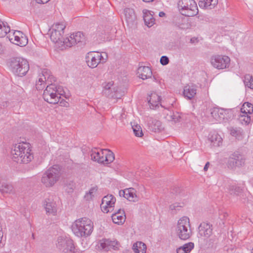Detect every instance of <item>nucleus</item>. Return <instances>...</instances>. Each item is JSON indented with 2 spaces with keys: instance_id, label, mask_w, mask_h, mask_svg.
Segmentation results:
<instances>
[{
  "instance_id": "1",
  "label": "nucleus",
  "mask_w": 253,
  "mask_h": 253,
  "mask_svg": "<svg viewBox=\"0 0 253 253\" xmlns=\"http://www.w3.org/2000/svg\"><path fill=\"white\" fill-rule=\"evenodd\" d=\"M12 160L18 163L27 164L33 158L30 144L27 142L15 144L11 151Z\"/></svg>"
},
{
  "instance_id": "2",
  "label": "nucleus",
  "mask_w": 253,
  "mask_h": 253,
  "mask_svg": "<svg viewBox=\"0 0 253 253\" xmlns=\"http://www.w3.org/2000/svg\"><path fill=\"white\" fill-rule=\"evenodd\" d=\"M93 223L88 218L84 217L77 219L72 224L71 228L74 233L78 236H88L93 230Z\"/></svg>"
},
{
  "instance_id": "3",
  "label": "nucleus",
  "mask_w": 253,
  "mask_h": 253,
  "mask_svg": "<svg viewBox=\"0 0 253 253\" xmlns=\"http://www.w3.org/2000/svg\"><path fill=\"white\" fill-rule=\"evenodd\" d=\"M91 159L99 164L108 165L114 161L115 155L107 149L94 148L91 150Z\"/></svg>"
},
{
  "instance_id": "4",
  "label": "nucleus",
  "mask_w": 253,
  "mask_h": 253,
  "mask_svg": "<svg viewBox=\"0 0 253 253\" xmlns=\"http://www.w3.org/2000/svg\"><path fill=\"white\" fill-rule=\"evenodd\" d=\"M176 233L178 237L183 240L189 239L191 235L190 219L187 216L181 217L177 222Z\"/></svg>"
},
{
  "instance_id": "5",
  "label": "nucleus",
  "mask_w": 253,
  "mask_h": 253,
  "mask_svg": "<svg viewBox=\"0 0 253 253\" xmlns=\"http://www.w3.org/2000/svg\"><path fill=\"white\" fill-rule=\"evenodd\" d=\"M60 177V169L58 166H54L50 168L42 178V182L46 187L52 186Z\"/></svg>"
},
{
  "instance_id": "6",
  "label": "nucleus",
  "mask_w": 253,
  "mask_h": 253,
  "mask_svg": "<svg viewBox=\"0 0 253 253\" xmlns=\"http://www.w3.org/2000/svg\"><path fill=\"white\" fill-rule=\"evenodd\" d=\"M178 6L181 14L185 16H193L198 13V6L194 0H180Z\"/></svg>"
},
{
  "instance_id": "7",
  "label": "nucleus",
  "mask_w": 253,
  "mask_h": 253,
  "mask_svg": "<svg viewBox=\"0 0 253 253\" xmlns=\"http://www.w3.org/2000/svg\"><path fill=\"white\" fill-rule=\"evenodd\" d=\"M10 66L13 72L19 76L26 75L29 70V65L27 60L20 57L13 59L11 62Z\"/></svg>"
},
{
  "instance_id": "8",
  "label": "nucleus",
  "mask_w": 253,
  "mask_h": 253,
  "mask_svg": "<svg viewBox=\"0 0 253 253\" xmlns=\"http://www.w3.org/2000/svg\"><path fill=\"white\" fill-rule=\"evenodd\" d=\"M66 26L62 23H57L53 24L50 29V39L58 46L62 39Z\"/></svg>"
},
{
  "instance_id": "9",
  "label": "nucleus",
  "mask_w": 253,
  "mask_h": 253,
  "mask_svg": "<svg viewBox=\"0 0 253 253\" xmlns=\"http://www.w3.org/2000/svg\"><path fill=\"white\" fill-rule=\"evenodd\" d=\"M43 97L46 102L56 104L59 101L60 96L57 93L56 86L54 84H50L44 90Z\"/></svg>"
},
{
  "instance_id": "10",
  "label": "nucleus",
  "mask_w": 253,
  "mask_h": 253,
  "mask_svg": "<svg viewBox=\"0 0 253 253\" xmlns=\"http://www.w3.org/2000/svg\"><path fill=\"white\" fill-rule=\"evenodd\" d=\"M245 163V158L238 152H235L229 157L226 165L229 169H235L244 166Z\"/></svg>"
},
{
  "instance_id": "11",
  "label": "nucleus",
  "mask_w": 253,
  "mask_h": 253,
  "mask_svg": "<svg viewBox=\"0 0 253 253\" xmlns=\"http://www.w3.org/2000/svg\"><path fill=\"white\" fill-rule=\"evenodd\" d=\"M8 39L11 42L20 46H24L28 43L27 37L21 32L16 31L9 33Z\"/></svg>"
},
{
  "instance_id": "12",
  "label": "nucleus",
  "mask_w": 253,
  "mask_h": 253,
  "mask_svg": "<svg viewBox=\"0 0 253 253\" xmlns=\"http://www.w3.org/2000/svg\"><path fill=\"white\" fill-rule=\"evenodd\" d=\"M102 56L101 53L96 51H90L85 55V62L88 67L95 68L100 63Z\"/></svg>"
},
{
  "instance_id": "13",
  "label": "nucleus",
  "mask_w": 253,
  "mask_h": 253,
  "mask_svg": "<svg viewBox=\"0 0 253 253\" xmlns=\"http://www.w3.org/2000/svg\"><path fill=\"white\" fill-rule=\"evenodd\" d=\"M116 202V198L112 195H107L102 200L100 205L101 211L104 213H108L113 211Z\"/></svg>"
},
{
  "instance_id": "14",
  "label": "nucleus",
  "mask_w": 253,
  "mask_h": 253,
  "mask_svg": "<svg viewBox=\"0 0 253 253\" xmlns=\"http://www.w3.org/2000/svg\"><path fill=\"white\" fill-rule=\"evenodd\" d=\"M120 196H123L127 200L135 202L138 201L139 199V195H137L136 191L133 188H126L119 191Z\"/></svg>"
},
{
  "instance_id": "15",
  "label": "nucleus",
  "mask_w": 253,
  "mask_h": 253,
  "mask_svg": "<svg viewBox=\"0 0 253 253\" xmlns=\"http://www.w3.org/2000/svg\"><path fill=\"white\" fill-rule=\"evenodd\" d=\"M211 225L209 223H202L199 227V237L206 239L210 237L212 234Z\"/></svg>"
},
{
  "instance_id": "16",
  "label": "nucleus",
  "mask_w": 253,
  "mask_h": 253,
  "mask_svg": "<svg viewBox=\"0 0 253 253\" xmlns=\"http://www.w3.org/2000/svg\"><path fill=\"white\" fill-rule=\"evenodd\" d=\"M147 100L150 108L154 109L161 105L162 98L158 93L152 92L149 95Z\"/></svg>"
},
{
  "instance_id": "17",
  "label": "nucleus",
  "mask_w": 253,
  "mask_h": 253,
  "mask_svg": "<svg viewBox=\"0 0 253 253\" xmlns=\"http://www.w3.org/2000/svg\"><path fill=\"white\" fill-rule=\"evenodd\" d=\"M100 246L105 250H109L111 249H118L120 245L116 240H110L109 239H103L100 241Z\"/></svg>"
},
{
  "instance_id": "18",
  "label": "nucleus",
  "mask_w": 253,
  "mask_h": 253,
  "mask_svg": "<svg viewBox=\"0 0 253 253\" xmlns=\"http://www.w3.org/2000/svg\"><path fill=\"white\" fill-rule=\"evenodd\" d=\"M58 246H63L65 248V253H76L75 251V247L71 241L65 240L60 239L58 240Z\"/></svg>"
},
{
  "instance_id": "19",
  "label": "nucleus",
  "mask_w": 253,
  "mask_h": 253,
  "mask_svg": "<svg viewBox=\"0 0 253 253\" xmlns=\"http://www.w3.org/2000/svg\"><path fill=\"white\" fill-rule=\"evenodd\" d=\"M113 222L117 224H123L126 219V216L123 210H119L112 215Z\"/></svg>"
},
{
  "instance_id": "20",
  "label": "nucleus",
  "mask_w": 253,
  "mask_h": 253,
  "mask_svg": "<svg viewBox=\"0 0 253 253\" xmlns=\"http://www.w3.org/2000/svg\"><path fill=\"white\" fill-rule=\"evenodd\" d=\"M75 45L74 41L72 38V34L67 35L65 38H62L60 42L58 47L62 49H65L68 47H71Z\"/></svg>"
},
{
  "instance_id": "21",
  "label": "nucleus",
  "mask_w": 253,
  "mask_h": 253,
  "mask_svg": "<svg viewBox=\"0 0 253 253\" xmlns=\"http://www.w3.org/2000/svg\"><path fill=\"white\" fill-rule=\"evenodd\" d=\"M75 45L74 41L72 38V34L67 35L65 38H62L60 42L58 47L62 49H65L68 47H71Z\"/></svg>"
},
{
  "instance_id": "22",
  "label": "nucleus",
  "mask_w": 253,
  "mask_h": 253,
  "mask_svg": "<svg viewBox=\"0 0 253 253\" xmlns=\"http://www.w3.org/2000/svg\"><path fill=\"white\" fill-rule=\"evenodd\" d=\"M152 13L153 12L148 9L143 10V19L146 25L148 27H152L155 23V20Z\"/></svg>"
},
{
  "instance_id": "23",
  "label": "nucleus",
  "mask_w": 253,
  "mask_h": 253,
  "mask_svg": "<svg viewBox=\"0 0 253 253\" xmlns=\"http://www.w3.org/2000/svg\"><path fill=\"white\" fill-rule=\"evenodd\" d=\"M137 74L140 78L145 80L151 77L152 71L148 67H140L138 69Z\"/></svg>"
},
{
  "instance_id": "24",
  "label": "nucleus",
  "mask_w": 253,
  "mask_h": 253,
  "mask_svg": "<svg viewBox=\"0 0 253 253\" xmlns=\"http://www.w3.org/2000/svg\"><path fill=\"white\" fill-rule=\"evenodd\" d=\"M225 187L228 192L231 195L240 196L243 192V189L241 187L233 184L226 185Z\"/></svg>"
},
{
  "instance_id": "25",
  "label": "nucleus",
  "mask_w": 253,
  "mask_h": 253,
  "mask_svg": "<svg viewBox=\"0 0 253 253\" xmlns=\"http://www.w3.org/2000/svg\"><path fill=\"white\" fill-rule=\"evenodd\" d=\"M75 45L78 43H84L86 41V37L82 32H76L71 34Z\"/></svg>"
},
{
  "instance_id": "26",
  "label": "nucleus",
  "mask_w": 253,
  "mask_h": 253,
  "mask_svg": "<svg viewBox=\"0 0 253 253\" xmlns=\"http://www.w3.org/2000/svg\"><path fill=\"white\" fill-rule=\"evenodd\" d=\"M194 243L189 242L177 248L176 252L177 253H189L194 249Z\"/></svg>"
},
{
  "instance_id": "27",
  "label": "nucleus",
  "mask_w": 253,
  "mask_h": 253,
  "mask_svg": "<svg viewBox=\"0 0 253 253\" xmlns=\"http://www.w3.org/2000/svg\"><path fill=\"white\" fill-rule=\"evenodd\" d=\"M241 111L242 114L239 115L238 121L243 125H248L251 121V117L247 114L245 110L243 111V108H241Z\"/></svg>"
},
{
  "instance_id": "28",
  "label": "nucleus",
  "mask_w": 253,
  "mask_h": 253,
  "mask_svg": "<svg viewBox=\"0 0 253 253\" xmlns=\"http://www.w3.org/2000/svg\"><path fill=\"white\" fill-rule=\"evenodd\" d=\"M217 0H204L199 2V6L204 8L211 9L217 4Z\"/></svg>"
},
{
  "instance_id": "29",
  "label": "nucleus",
  "mask_w": 253,
  "mask_h": 253,
  "mask_svg": "<svg viewBox=\"0 0 253 253\" xmlns=\"http://www.w3.org/2000/svg\"><path fill=\"white\" fill-rule=\"evenodd\" d=\"M46 213L49 214H54L57 211V207L55 202L49 201L45 206Z\"/></svg>"
},
{
  "instance_id": "30",
  "label": "nucleus",
  "mask_w": 253,
  "mask_h": 253,
  "mask_svg": "<svg viewBox=\"0 0 253 253\" xmlns=\"http://www.w3.org/2000/svg\"><path fill=\"white\" fill-rule=\"evenodd\" d=\"M133 250L135 253H145L146 246L142 242H138L133 245Z\"/></svg>"
},
{
  "instance_id": "31",
  "label": "nucleus",
  "mask_w": 253,
  "mask_h": 253,
  "mask_svg": "<svg viewBox=\"0 0 253 253\" xmlns=\"http://www.w3.org/2000/svg\"><path fill=\"white\" fill-rule=\"evenodd\" d=\"M184 96L189 99L193 98L196 94V89L192 86L186 85L183 91Z\"/></svg>"
},
{
  "instance_id": "32",
  "label": "nucleus",
  "mask_w": 253,
  "mask_h": 253,
  "mask_svg": "<svg viewBox=\"0 0 253 253\" xmlns=\"http://www.w3.org/2000/svg\"><path fill=\"white\" fill-rule=\"evenodd\" d=\"M222 116L224 120L230 121L234 118V115L232 109H224L222 108Z\"/></svg>"
},
{
  "instance_id": "33",
  "label": "nucleus",
  "mask_w": 253,
  "mask_h": 253,
  "mask_svg": "<svg viewBox=\"0 0 253 253\" xmlns=\"http://www.w3.org/2000/svg\"><path fill=\"white\" fill-rule=\"evenodd\" d=\"M132 128L135 136L141 137L143 135L142 128L140 125L134 123L132 124Z\"/></svg>"
},
{
  "instance_id": "34",
  "label": "nucleus",
  "mask_w": 253,
  "mask_h": 253,
  "mask_svg": "<svg viewBox=\"0 0 253 253\" xmlns=\"http://www.w3.org/2000/svg\"><path fill=\"white\" fill-rule=\"evenodd\" d=\"M244 83L246 86L253 89V77L250 75H247L245 77Z\"/></svg>"
},
{
  "instance_id": "35",
  "label": "nucleus",
  "mask_w": 253,
  "mask_h": 253,
  "mask_svg": "<svg viewBox=\"0 0 253 253\" xmlns=\"http://www.w3.org/2000/svg\"><path fill=\"white\" fill-rule=\"evenodd\" d=\"M211 142L213 143L214 145L218 146L220 145L221 137L219 134L216 133L213 134L211 136Z\"/></svg>"
},
{
  "instance_id": "36",
  "label": "nucleus",
  "mask_w": 253,
  "mask_h": 253,
  "mask_svg": "<svg viewBox=\"0 0 253 253\" xmlns=\"http://www.w3.org/2000/svg\"><path fill=\"white\" fill-rule=\"evenodd\" d=\"M212 65L216 68L220 69L221 67L220 56H214L211 58V61Z\"/></svg>"
},
{
  "instance_id": "37",
  "label": "nucleus",
  "mask_w": 253,
  "mask_h": 253,
  "mask_svg": "<svg viewBox=\"0 0 253 253\" xmlns=\"http://www.w3.org/2000/svg\"><path fill=\"white\" fill-rule=\"evenodd\" d=\"M44 74H47V71L44 72V73L40 74L39 76L38 81L36 84L38 88H40L39 85H42V84H44L46 81V77Z\"/></svg>"
},
{
  "instance_id": "38",
  "label": "nucleus",
  "mask_w": 253,
  "mask_h": 253,
  "mask_svg": "<svg viewBox=\"0 0 253 253\" xmlns=\"http://www.w3.org/2000/svg\"><path fill=\"white\" fill-rule=\"evenodd\" d=\"M13 189L12 186L10 185L5 184L0 185V191L2 193H10Z\"/></svg>"
},
{
  "instance_id": "39",
  "label": "nucleus",
  "mask_w": 253,
  "mask_h": 253,
  "mask_svg": "<svg viewBox=\"0 0 253 253\" xmlns=\"http://www.w3.org/2000/svg\"><path fill=\"white\" fill-rule=\"evenodd\" d=\"M9 29L4 25L3 23L0 20V38L4 37Z\"/></svg>"
},
{
  "instance_id": "40",
  "label": "nucleus",
  "mask_w": 253,
  "mask_h": 253,
  "mask_svg": "<svg viewBox=\"0 0 253 253\" xmlns=\"http://www.w3.org/2000/svg\"><path fill=\"white\" fill-rule=\"evenodd\" d=\"M230 58L227 56H222V69L228 68L230 65Z\"/></svg>"
},
{
  "instance_id": "41",
  "label": "nucleus",
  "mask_w": 253,
  "mask_h": 253,
  "mask_svg": "<svg viewBox=\"0 0 253 253\" xmlns=\"http://www.w3.org/2000/svg\"><path fill=\"white\" fill-rule=\"evenodd\" d=\"M243 111L244 109L246 108L247 113L252 114L253 112V105L249 102H245L243 104Z\"/></svg>"
},
{
  "instance_id": "42",
  "label": "nucleus",
  "mask_w": 253,
  "mask_h": 253,
  "mask_svg": "<svg viewBox=\"0 0 253 253\" xmlns=\"http://www.w3.org/2000/svg\"><path fill=\"white\" fill-rule=\"evenodd\" d=\"M228 129L230 134L233 136L236 137L239 134V131L236 128L229 127L228 128Z\"/></svg>"
},
{
  "instance_id": "43",
  "label": "nucleus",
  "mask_w": 253,
  "mask_h": 253,
  "mask_svg": "<svg viewBox=\"0 0 253 253\" xmlns=\"http://www.w3.org/2000/svg\"><path fill=\"white\" fill-rule=\"evenodd\" d=\"M219 111V109L217 108H213L212 111L211 112V114L212 116L213 117L216 118V117H218V112Z\"/></svg>"
},
{
  "instance_id": "44",
  "label": "nucleus",
  "mask_w": 253,
  "mask_h": 253,
  "mask_svg": "<svg viewBox=\"0 0 253 253\" xmlns=\"http://www.w3.org/2000/svg\"><path fill=\"white\" fill-rule=\"evenodd\" d=\"M161 63L163 65H166L169 63V59L166 56H162L160 59Z\"/></svg>"
},
{
  "instance_id": "45",
  "label": "nucleus",
  "mask_w": 253,
  "mask_h": 253,
  "mask_svg": "<svg viewBox=\"0 0 253 253\" xmlns=\"http://www.w3.org/2000/svg\"><path fill=\"white\" fill-rule=\"evenodd\" d=\"M113 84L112 82H110L106 84L104 86V88L106 89H109L111 88V87L113 86Z\"/></svg>"
},
{
  "instance_id": "46",
  "label": "nucleus",
  "mask_w": 253,
  "mask_h": 253,
  "mask_svg": "<svg viewBox=\"0 0 253 253\" xmlns=\"http://www.w3.org/2000/svg\"><path fill=\"white\" fill-rule=\"evenodd\" d=\"M94 190L92 189V190H91L88 193H87L86 196H85V197L87 198V199H88L89 198H91V195H92V194L93 193Z\"/></svg>"
},
{
  "instance_id": "47",
  "label": "nucleus",
  "mask_w": 253,
  "mask_h": 253,
  "mask_svg": "<svg viewBox=\"0 0 253 253\" xmlns=\"http://www.w3.org/2000/svg\"><path fill=\"white\" fill-rule=\"evenodd\" d=\"M38 3H46L50 0H35Z\"/></svg>"
},
{
  "instance_id": "48",
  "label": "nucleus",
  "mask_w": 253,
  "mask_h": 253,
  "mask_svg": "<svg viewBox=\"0 0 253 253\" xmlns=\"http://www.w3.org/2000/svg\"><path fill=\"white\" fill-rule=\"evenodd\" d=\"M209 166H210V163L208 162L206 164V165L204 168V170L205 171H207L209 169Z\"/></svg>"
},
{
  "instance_id": "49",
  "label": "nucleus",
  "mask_w": 253,
  "mask_h": 253,
  "mask_svg": "<svg viewBox=\"0 0 253 253\" xmlns=\"http://www.w3.org/2000/svg\"><path fill=\"white\" fill-rule=\"evenodd\" d=\"M198 40L197 38H193L191 39V42L192 43H195V42H198Z\"/></svg>"
},
{
  "instance_id": "50",
  "label": "nucleus",
  "mask_w": 253,
  "mask_h": 253,
  "mask_svg": "<svg viewBox=\"0 0 253 253\" xmlns=\"http://www.w3.org/2000/svg\"><path fill=\"white\" fill-rule=\"evenodd\" d=\"M165 15H166V14L163 11L160 12L159 13V16L161 17H164V16H165Z\"/></svg>"
},
{
  "instance_id": "51",
  "label": "nucleus",
  "mask_w": 253,
  "mask_h": 253,
  "mask_svg": "<svg viewBox=\"0 0 253 253\" xmlns=\"http://www.w3.org/2000/svg\"><path fill=\"white\" fill-rule=\"evenodd\" d=\"M170 209L171 210H173L175 209V206H173V205H171L170 206Z\"/></svg>"
},
{
  "instance_id": "52",
  "label": "nucleus",
  "mask_w": 253,
  "mask_h": 253,
  "mask_svg": "<svg viewBox=\"0 0 253 253\" xmlns=\"http://www.w3.org/2000/svg\"><path fill=\"white\" fill-rule=\"evenodd\" d=\"M153 0H143V1L147 2H149L152 1Z\"/></svg>"
},
{
  "instance_id": "53",
  "label": "nucleus",
  "mask_w": 253,
  "mask_h": 253,
  "mask_svg": "<svg viewBox=\"0 0 253 253\" xmlns=\"http://www.w3.org/2000/svg\"><path fill=\"white\" fill-rule=\"evenodd\" d=\"M231 21H232V22L231 23H230V26L232 27L233 26V22L232 20H231Z\"/></svg>"
},
{
  "instance_id": "54",
  "label": "nucleus",
  "mask_w": 253,
  "mask_h": 253,
  "mask_svg": "<svg viewBox=\"0 0 253 253\" xmlns=\"http://www.w3.org/2000/svg\"><path fill=\"white\" fill-rule=\"evenodd\" d=\"M129 13H130L131 14H133V12L131 10H128Z\"/></svg>"
},
{
  "instance_id": "55",
  "label": "nucleus",
  "mask_w": 253,
  "mask_h": 253,
  "mask_svg": "<svg viewBox=\"0 0 253 253\" xmlns=\"http://www.w3.org/2000/svg\"><path fill=\"white\" fill-rule=\"evenodd\" d=\"M227 215V214L226 213H224L223 214L224 217H225Z\"/></svg>"
},
{
  "instance_id": "56",
  "label": "nucleus",
  "mask_w": 253,
  "mask_h": 253,
  "mask_svg": "<svg viewBox=\"0 0 253 253\" xmlns=\"http://www.w3.org/2000/svg\"><path fill=\"white\" fill-rule=\"evenodd\" d=\"M1 48H2L1 46L0 45V52L1 51Z\"/></svg>"
}]
</instances>
